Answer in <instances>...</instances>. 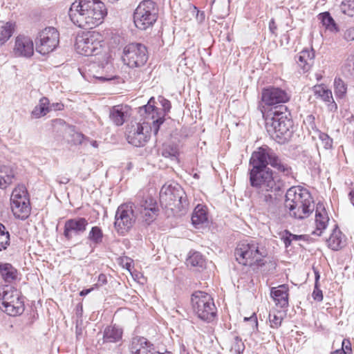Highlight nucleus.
Returning a JSON list of instances; mask_svg holds the SVG:
<instances>
[{
	"label": "nucleus",
	"instance_id": "f257e3e1",
	"mask_svg": "<svg viewBox=\"0 0 354 354\" xmlns=\"http://www.w3.org/2000/svg\"><path fill=\"white\" fill-rule=\"evenodd\" d=\"M268 161L260 148L252 152L249 161V182L255 189L261 209L270 217H276L279 211V192L285 182L268 167Z\"/></svg>",
	"mask_w": 354,
	"mask_h": 354
},
{
	"label": "nucleus",
	"instance_id": "f03ea898",
	"mask_svg": "<svg viewBox=\"0 0 354 354\" xmlns=\"http://www.w3.org/2000/svg\"><path fill=\"white\" fill-rule=\"evenodd\" d=\"M152 100L151 98L146 105L138 108V113L143 118V122L131 123L127 129V141L135 147L145 146L150 138L151 132L157 135L164 122V115L151 104Z\"/></svg>",
	"mask_w": 354,
	"mask_h": 354
},
{
	"label": "nucleus",
	"instance_id": "7ed1b4c3",
	"mask_svg": "<svg viewBox=\"0 0 354 354\" xmlns=\"http://www.w3.org/2000/svg\"><path fill=\"white\" fill-rule=\"evenodd\" d=\"M106 14V6L100 0H76L68 11L73 23L84 29H91L101 24Z\"/></svg>",
	"mask_w": 354,
	"mask_h": 354
},
{
	"label": "nucleus",
	"instance_id": "20e7f679",
	"mask_svg": "<svg viewBox=\"0 0 354 354\" xmlns=\"http://www.w3.org/2000/svg\"><path fill=\"white\" fill-rule=\"evenodd\" d=\"M263 116L266 131L274 140L279 144H285L291 139L294 125L290 113L286 106H275Z\"/></svg>",
	"mask_w": 354,
	"mask_h": 354
},
{
	"label": "nucleus",
	"instance_id": "39448f33",
	"mask_svg": "<svg viewBox=\"0 0 354 354\" xmlns=\"http://www.w3.org/2000/svg\"><path fill=\"white\" fill-rule=\"evenodd\" d=\"M285 207L289 215L297 219L309 216L314 209L310 194L300 187H292L286 194Z\"/></svg>",
	"mask_w": 354,
	"mask_h": 354
},
{
	"label": "nucleus",
	"instance_id": "423d86ee",
	"mask_svg": "<svg viewBox=\"0 0 354 354\" xmlns=\"http://www.w3.org/2000/svg\"><path fill=\"white\" fill-rule=\"evenodd\" d=\"M234 255L236 261L243 266L263 264V259L267 256V251L255 241H242L236 246Z\"/></svg>",
	"mask_w": 354,
	"mask_h": 354
},
{
	"label": "nucleus",
	"instance_id": "0eeeda50",
	"mask_svg": "<svg viewBox=\"0 0 354 354\" xmlns=\"http://www.w3.org/2000/svg\"><path fill=\"white\" fill-rule=\"evenodd\" d=\"M194 312L201 320L210 322L216 316V308L210 295L203 291H196L192 295Z\"/></svg>",
	"mask_w": 354,
	"mask_h": 354
},
{
	"label": "nucleus",
	"instance_id": "6e6552de",
	"mask_svg": "<svg viewBox=\"0 0 354 354\" xmlns=\"http://www.w3.org/2000/svg\"><path fill=\"white\" fill-rule=\"evenodd\" d=\"M158 19V10L152 0L142 1L133 12L135 26L145 30L151 27Z\"/></svg>",
	"mask_w": 354,
	"mask_h": 354
},
{
	"label": "nucleus",
	"instance_id": "1a4fd4ad",
	"mask_svg": "<svg viewBox=\"0 0 354 354\" xmlns=\"http://www.w3.org/2000/svg\"><path fill=\"white\" fill-rule=\"evenodd\" d=\"M160 201L162 205L171 209L182 210L188 206L187 196L178 184L163 185L160 192Z\"/></svg>",
	"mask_w": 354,
	"mask_h": 354
},
{
	"label": "nucleus",
	"instance_id": "9d476101",
	"mask_svg": "<svg viewBox=\"0 0 354 354\" xmlns=\"http://www.w3.org/2000/svg\"><path fill=\"white\" fill-rule=\"evenodd\" d=\"M102 36L99 32H88L76 37L75 48L77 53L82 55H97L102 51Z\"/></svg>",
	"mask_w": 354,
	"mask_h": 354
},
{
	"label": "nucleus",
	"instance_id": "9b49d317",
	"mask_svg": "<svg viewBox=\"0 0 354 354\" xmlns=\"http://www.w3.org/2000/svg\"><path fill=\"white\" fill-rule=\"evenodd\" d=\"M136 221L132 203L120 205L115 212L114 228L120 236H125L131 230Z\"/></svg>",
	"mask_w": 354,
	"mask_h": 354
},
{
	"label": "nucleus",
	"instance_id": "f8f14e48",
	"mask_svg": "<svg viewBox=\"0 0 354 354\" xmlns=\"http://www.w3.org/2000/svg\"><path fill=\"white\" fill-rule=\"evenodd\" d=\"M148 59L147 50L140 43H131L123 49L122 60L130 68H139L145 64Z\"/></svg>",
	"mask_w": 354,
	"mask_h": 354
},
{
	"label": "nucleus",
	"instance_id": "ddd939ff",
	"mask_svg": "<svg viewBox=\"0 0 354 354\" xmlns=\"http://www.w3.org/2000/svg\"><path fill=\"white\" fill-rule=\"evenodd\" d=\"M36 50L46 55L53 52L59 43V33L54 27H46L41 30L35 39Z\"/></svg>",
	"mask_w": 354,
	"mask_h": 354
},
{
	"label": "nucleus",
	"instance_id": "4468645a",
	"mask_svg": "<svg viewBox=\"0 0 354 354\" xmlns=\"http://www.w3.org/2000/svg\"><path fill=\"white\" fill-rule=\"evenodd\" d=\"M27 191L24 185H19L14 189L11 195V209L14 216L21 220L28 218L30 212L29 199Z\"/></svg>",
	"mask_w": 354,
	"mask_h": 354
},
{
	"label": "nucleus",
	"instance_id": "2eb2a0df",
	"mask_svg": "<svg viewBox=\"0 0 354 354\" xmlns=\"http://www.w3.org/2000/svg\"><path fill=\"white\" fill-rule=\"evenodd\" d=\"M262 154L266 156L268 165L277 170L281 175L286 178H293V173L291 167L286 162L282 161L274 151L267 145H263L259 147Z\"/></svg>",
	"mask_w": 354,
	"mask_h": 354
},
{
	"label": "nucleus",
	"instance_id": "dca6fc26",
	"mask_svg": "<svg viewBox=\"0 0 354 354\" xmlns=\"http://www.w3.org/2000/svg\"><path fill=\"white\" fill-rule=\"evenodd\" d=\"M88 225V220L84 217H76L66 221L63 235L67 241L83 234Z\"/></svg>",
	"mask_w": 354,
	"mask_h": 354
},
{
	"label": "nucleus",
	"instance_id": "f3484780",
	"mask_svg": "<svg viewBox=\"0 0 354 354\" xmlns=\"http://www.w3.org/2000/svg\"><path fill=\"white\" fill-rule=\"evenodd\" d=\"M290 100L288 93L278 87L270 86L261 91V101L266 106H275L286 103Z\"/></svg>",
	"mask_w": 354,
	"mask_h": 354
},
{
	"label": "nucleus",
	"instance_id": "a211bd4d",
	"mask_svg": "<svg viewBox=\"0 0 354 354\" xmlns=\"http://www.w3.org/2000/svg\"><path fill=\"white\" fill-rule=\"evenodd\" d=\"M13 53L17 57H30L34 53V45L30 37L19 35L15 39Z\"/></svg>",
	"mask_w": 354,
	"mask_h": 354
},
{
	"label": "nucleus",
	"instance_id": "6ab92c4d",
	"mask_svg": "<svg viewBox=\"0 0 354 354\" xmlns=\"http://www.w3.org/2000/svg\"><path fill=\"white\" fill-rule=\"evenodd\" d=\"M131 354H153L154 346L145 337H135L129 347Z\"/></svg>",
	"mask_w": 354,
	"mask_h": 354
},
{
	"label": "nucleus",
	"instance_id": "aec40b11",
	"mask_svg": "<svg viewBox=\"0 0 354 354\" xmlns=\"http://www.w3.org/2000/svg\"><path fill=\"white\" fill-rule=\"evenodd\" d=\"M329 217L323 203H318L315 211V230L313 234L321 236L323 231L327 227Z\"/></svg>",
	"mask_w": 354,
	"mask_h": 354
},
{
	"label": "nucleus",
	"instance_id": "412c9836",
	"mask_svg": "<svg viewBox=\"0 0 354 354\" xmlns=\"http://www.w3.org/2000/svg\"><path fill=\"white\" fill-rule=\"evenodd\" d=\"M131 108L127 105L119 104L110 110L109 118L117 126L122 125L131 114Z\"/></svg>",
	"mask_w": 354,
	"mask_h": 354
},
{
	"label": "nucleus",
	"instance_id": "4be33fe9",
	"mask_svg": "<svg viewBox=\"0 0 354 354\" xmlns=\"http://www.w3.org/2000/svg\"><path fill=\"white\" fill-rule=\"evenodd\" d=\"M288 291L289 288L286 284L272 288L270 295L274 300L277 306L280 308H286L288 306Z\"/></svg>",
	"mask_w": 354,
	"mask_h": 354
},
{
	"label": "nucleus",
	"instance_id": "5701e85b",
	"mask_svg": "<svg viewBox=\"0 0 354 354\" xmlns=\"http://www.w3.org/2000/svg\"><path fill=\"white\" fill-rule=\"evenodd\" d=\"M122 330L115 326H109L105 328L102 339H99L100 345L116 343L122 339Z\"/></svg>",
	"mask_w": 354,
	"mask_h": 354
},
{
	"label": "nucleus",
	"instance_id": "b1692460",
	"mask_svg": "<svg viewBox=\"0 0 354 354\" xmlns=\"http://www.w3.org/2000/svg\"><path fill=\"white\" fill-rule=\"evenodd\" d=\"M326 241L329 248L337 251L345 245L346 239L344 235L336 226Z\"/></svg>",
	"mask_w": 354,
	"mask_h": 354
},
{
	"label": "nucleus",
	"instance_id": "393cba45",
	"mask_svg": "<svg viewBox=\"0 0 354 354\" xmlns=\"http://www.w3.org/2000/svg\"><path fill=\"white\" fill-rule=\"evenodd\" d=\"M21 299L19 291L11 286L0 287V304Z\"/></svg>",
	"mask_w": 354,
	"mask_h": 354
},
{
	"label": "nucleus",
	"instance_id": "a878e982",
	"mask_svg": "<svg viewBox=\"0 0 354 354\" xmlns=\"http://www.w3.org/2000/svg\"><path fill=\"white\" fill-rule=\"evenodd\" d=\"M16 28L13 21H0V46L4 44L12 37Z\"/></svg>",
	"mask_w": 354,
	"mask_h": 354
},
{
	"label": "nucleus",
	"instance_id": "bb28decb",
	"mask_svg": "<svg viewBox=\"0 0 354 354\" xmlns=\"http://www.w3.org/2000/svg\"><path fill=\"white\" fill-rule=\"evenodd\" d=\"M317 17L327 30L333 33H337L339 31L338 25L336 24L329 12L319 13Z\"/></svg>",
	"mask_w": 354,
	"mask_h": 354
},
{
	"label": "nucleus",
	"instance_id": "cd10ccee",
	"mask_svg": "<svg viewBox=\"0 0 354 354\" xmlns=\"http://www.w3.org/2000/svg\"><path fill=\"white\" fill-rule=\"evenodd\" d=\"M313 58V53L308 50H304L296 56L295 59L301 68H302L304 71H307L311 66V62Z\"/></svg>",
	"mask_w": 354,
	"mask_h": 354
},
{
	"label": "nucleus",
	"instance_id": "c85d7f7f",
	"mask_svg": "<svg viewBox=\"0 0 354 354\" xmlns=\"http://www.w3.org/2000/svg\"><path fill=\"white\" fill-rule=\"evenodd\" d=\"M207 221V210L205 206L198 205L192 216V223L196 227H198V225L203 224Z\"/></svg>",
	"mask_w": 354,
	"mask_h": 354
},
{
	"label": "nucleus",
	"instance_id": "c756f323",
	"mask_svg": "<svg viewBox=\"0 0 354 354\" xmlns=\"http://www.w3.org/2000/svg\"><path fill=\"white\" fill-rule=\"evenodd\" d=\"M313 91L317 98L328 103L334 102L331 91L324 84L314 86Z\"/></svg>",
	"mask_w": 354,
	"mask_h": 354
},
{
	"label": "nucleus",
	"instance_id": "7c9ffc66",
	"mask_svg": "<svg viewBox=\"0 0 354 354\" xmlns=\"http://www.w3.org/2000/svg\"><path fill=\"white\" fill-rule=\"evenodd\" d=\"M48 99L46 97H41L38 105H37L31 112L32 117L40 118L49 113Z\"/></svg>",
	"mask_w": 354,
	"mask_h": 354
},
{
	"label": "nucleus",
	"instance_id": "2f4dec72",
	"mask_svg": "<svg viewBox=\"0 0 354 354\" xmlns=\"http://www.w3.org/2000/svg\"><path fill=\"white\" fill-rule=\"evenodd\" d=\"M0 273L3 279L7 282H11L17 278V270L10 263H1Z\"/></svg>",
	"mask_w": 354,
	"mask_h": 354
},
{
	"label": "nucleus",
	"instance_id": "473e14b6",
	"mask_svg": "<svg viewBox=\"0 0 354 354\" xmlns=\"http://www.w3.org/2000/svg\"><path fill=\"white\" fill-rule=\"evenodd\" d=\"M14 174L6 166L0 167V189H5L12 183Z\"/></svg>",
	"mask_w": 354,
	"mask_h": 354
},
{
	"label": "nucleus",
	"instance_id": "72a5a7b5",
	"mask_svg": "<svg viewBox=\"0 0 354 354\" xmlns=\"http://www.w3.org/2000/svg\"><path fill=\"white\" fill-rule=\"evenodd\" d=\"M103 237L104 234L102 229L98 226H93L88 234L87 239L91 244L97 245L102 243Z\"/></svg>",
	"mask_w": 354,
	"mask_h": 354
},
{
	"label": "nucleus",
	"instance_id": "f704fd0d",
	"mask_svg": "<svg viewBox=\"0 0 354 354\" xmlns=\"http://www.w3.org/2000/svg\"><path fill=\"white\" fill-rule=\"evenodd\" d=\"M212 6L218 17L224 18L225 16L228 15L230 7L229 0H221V1L218 2L214 0L212 1Z\"/></svg>",
	"mask_w": 354,
	"mask_h": 354
},
{
	"label": "nucleus",
	"instance_id": "c9c22d12",
	"mask_svg": "<svg viewBox=\"0 0 354 354\" xmlns=\"http://www.w3.org/2000/svg\"><path fill=\"white\" fill-rule=\"evenodd\" d=\"M161 154L165 158L176 160L178 159V148L176 145L164 144L161 150Z\"/></svg>",
	"mask_w": 354,
	"mask_h": 354
},
{
	"label": "nucleus",
	"instance_id": "e433bc0d",
	"mask_svg": "<svg viewBox=\"0 0 354 354\" xmlns=\"http://www.w3.org/2000/svg\"><path fill=\"white\" fill-rule=\"evenodd\" d=\"M186 263L188 266L203 268L205 266V259L200 252H194L187 259Z\"/></svg>",
	"mask_w": 354,
	"mask_h": 354
},
{
	"label": "nucleus",
	"instance_id": "4c0bfd02",
	"mask_svg": "<svg viewBox=\"0 0 354 354\" xmlns=\"http://www.w3.org/2000/svg\"><path fill=\"white\" fill-rule=\"evenodd\" d=\"M245 350V344L239 336H234L231 342L230 351L231 354H242Z\"/></svg>",
	"mask_w": 354,
	"mask_h": 354
},
{
	"label": "nucleus",
	"instance_id": "58836bf2",
	"mask_svg": "<svg viewBox=\"0 0 354 354\" xmlns=\"http://www.w3.org/2000/svg\"><path fill=\"white\" fill-rule=\"evenodd\" d=\"M342 73L346 77L354 78V57L346 60L342 66Z\"/></svg>",
	"mask_w": 354,
	"mask_h": 354
},
{
	"label": "nucleus",
	"instance_id": "ea45409f",
	"mask_svg": "<svg viewBox=\"0 0 354 354\" xmlns=\"http://www.w3.org/2000/svg\"><path fill=\"white\" fill-rule=\"evenodd\" d=\"M339 7L344 14L350 17L354 16V0H343Z\"/></svg>",
	"mask_w": 354,
	"mask_h": 354
},
{
	"label": "nucleus",
	"instance_id": "a19ab883",
	"mask_svg": "<svg viewBox=\"0 0 354 354\" xmlns=\"http://www.w3.org/2000/svg\"><path fill=\"white\" fill-rule=\"evenodd\" d=\"M140 214L142 218V221H145L147 225H149L151 222H153L156 216L158 215V211L151 210V208L149 209L140 210Z\"/></svg>",
	"mask_w": 354,
	"mask_h": 354
},
{
	"label": "nucleus",
	"instance_id": "79ce46f5",
	"mask_svg": "<svg viewBox=\"0 0 354 354\" xmlns=\"http://www.w3.org/2000/svg\"><path fill=\"white\" fill-rule=\"evenodd\" d=\"M335 93L339 97H343L346 93V85L340 78H335Z\"/></svg>",
	"mask_w": 354,
	"mask_h": 354
},
{
	"label": "nucleus",
	"instance_id": "37998d69",
	"mask_svg": "<svg viewBox=\"0 0 354 354\" xmlns=\"http://www.w3.org/2000/svg\"><path fill=\"white\" fill-rule=\"evenodd\" d=\"M282 313L281 312L276 313H270L269 314V322L270 323V326L272 328H278L281 326L282 320H283Z\"/></svg>",
	"mask_w": 354,
	"mask_h": 354
},
{
	"label": "nucleus",
	"instance_id": "c03bdc74",
	"mask_svg": "<svg viewBox=\"0 0 354 354\" xmlns=\"http://www.w3.org/2000/svg\"><path fill=\"white\" fill-rule=\"evenodd\" d=\"M153 211H158V207L157 205L156 201L153 198H148L144 201H142L140 204V207L139 208L140 210L149 209Z\"/></svg>",
	"mask_w": 354,
	"mask_h": 354
},
{
	"label": "nucleus",
	"instance_id": "a18cd8bd",
	"mask_svg": "<svg viewBox=\"0 0 354 354\" xmlns=\"http://www.w3.org/2000/svg\"><path fill=\"white\" fill-rule=\"evenodd\" d=\"M319 138L322 141V143L326 149H328L332 147L333 140L328 136V134L323 132H319Z\"/></svg>",
	"mask_w": 354,
	"mask_h": 354
},
{
	"label": "nucleus",
	"instance_id": "49530a36",
	"mask_svg": "<svg viewBox=\"0 0 354 354\" xmlns=\"http://www.w3.org/2000/svg\"><path fill=\"white\" fill-rule=\"evenodd\" d=\"M153 102V99L151 101V104L152 105L151 102ZM161 102V104L162 106V110L161 109H158L157 107H156L153 104V106L155 107V109H156L158 110V112H161L164 116L165 115V113L166 112H168L170 109H171V103L169 100L165 99V98H162L160 101Z\"/></svg>",
	"mask_w": 354,
	"mask_h": 354
},
{
	"label": "nucleus",
	"instance_id": "de8ad7c7",
	"mask_svg": "<svg viewBox=\"0 0 354 354\" xmlns=\"http://www.w3.org/2000/svg\"><path fill=\"white\" fill-rule=\"evenodd\" d=\"M342 37L346 41H354V26L344 30Z\"/></svg>",
	"mask_w": 354,
	"mask_h": 354
},
{
	"label": "nucleus",
	"instance_id": "09e8293b",
	"mask_svg": "<svg viewBox=\"0 0 354 354\" xmlns=\"http://www.w3.org/2000/svg\"><path fill=\"white\" fill-rule=\"evenodd\" d=\"M313 298L317 301H322L323 300L322 291L318 288L317 283L315 284V288L312 294Z\"/></svg>",
	"mask_w": 354,
	"mask_h": 354
},
{
	"label": "nucleus",
	"instance_id": "8fccbe9b",
	"mask_svg": "<svg viewBox=\"0 0 354 354\" xmlns=\"http://www.w3.org/2000/svg\"><path fill=\"white\" fill-rule=\"evenodd\" d=\"M0 237L1 239L5 240L6 242H10V234L8 230H6V227L0 223Z\"/></svg>",
	"mask_w": 354,
	"mask_h": 354
},
{
	"label": "nucleus",
	"instance_id": "3c124183",
	"mask_svg": "<svg viewBox=\"0 0 354 354\" xmlns=\"http://www.w3.org/2000/svg\"><path fill=\"white\" fill-rule=\"evenodd\" d=\"M48 108H50L49 112L53 110L59 111V110H62L64 109V104L62 103H59V102L50 104V102L48 101Z\"/></svg>",
	"mask_w": 354,
	"mask_h": 354
},
{
	"label": "nucleus",
	"instance_id": "603ef678",
	"mask_svg": "<svg viewBox=\"0 0 354 354\" xmlns=\"http://www.w3.org/2000/svg\"><path fill=\"white\" fill-rule=\"evenodd\" d=\"M342 348H344V350L347 351V354L348 353V352H351V344L348 339H344L342 341Z\"/></svg>",
	"mask_w": 354,
	"mask_h": 354
},
{
	"label": "nucleus",
	"instance_id": "864d4df0",
	"mask_svg": "<svg viewBox=\"0 0 354 354\" xmlns=\"http://www.w3.org/2000/svg\"><path fill=\"white\" fill-rule=\"evenodd\" d=\"M107 283L106 276L104 274H100L98 276L97 283L96 286H103Z\"/></svg>",
	"mask_w": 354,
	"mask_h": 354
},
{
	"label": "nucleus",
	"instance_id": "5fc2aeb1",
	"mask_svg": "<svg viewBox=\"0 0 354 354\" xmlns=\"http://www.w3.org/2000/svg\"><path fill=\"white\" fill-rule=\"evenodd\" d=\"M269 29L272 33H274L277 30V25L274 19H272L269 22Z\"/></svg>",
	"mask_w": 354,
	"mask_h": 354
},
{
	"label": "nucleus",
	"instance_id": "6e6d98bb",
	"mask_svg": "<svg viewBox=\"0 0 354 354\" xmlns=\"http://www.w3.org/2000/svg\"><path fill=\"white\" fill-rule=\"evenodd\" d=\"M10 245V242H6L5 240L1 239L0 237V251L5 250Z\"/></svg>",
	"mask_w": 354,
	"mask_h": 354
},
{
	"label": "nucleus",
	"instance_id": "4d7b16f0",
	"mask_svg": "<svg viewBox=\"0 0 354 354\" xmlns=\"http://www.w3.org/2000/svg\"><path fill=\"white\" fill-rule=\"evenodd\" d=\"M286 234L290 236V239H292V241L301 240L302 239V235L293 234L290 233L289 232H286Z\"/></svg>",
	"mask_w": 354,
	"mask_h": 354
},
{
	"label": "nucleus",
	"instance_id": "13d9d810",
	"mask_svg": "<svg viewBox=\"0 0 354 354\" xmlns=\"http://www.w3.org/2000/svg\"><path fill=\"white\" fill-rule=\"evenodd\" d=\"M283 239L286 248L289 247L292 243V239H290V236L288 234L286 237H283Z\"/></svg>",
	"mask_w": 354,
	"mask_h": 354
},
{
	"label": "nucleus",
	"instance_id": "bf43d9fd",
	"mask_svg": "<svg viewBox=\"0 0 354 354\" xmlns=\"http://www.w3.org/2000/svg\"><path fill=\"white\" fill-rule=\"evenodd\" d=\"M77 139L78 140L79 143L82 144L84 140H86V138L82 133H77Z\"/></svg>",
	"mask_w": 354,
	"mask_h": 354
},
{
	"label": "nucleus",
	"instance_id": "052dcab7",
	"mask_svg": "<svg viewBox=\"0 0 354 354\" xmlns=\"http://www.w3.org/2000/svg\"><path fill=\"white\" fill-rule=\"evenodd\" d=\"M93 290V288H88V289H84L80 292V295L85 296V295H88V293H90Z\"/></svg>",
	"mask_w": 354,
	"mask_h": 354
},
{
	"label": "nucleus",
	"instance_id": "680f3d73",
	"mask_svg": "<svg viewBox=\"0 0 354 354\" xmlns=\"http://www.w3.org/2000/svg\"><path fill=\"white\" fill-rule=\"evenodd\" d=\"M330 354H347V351L344 348H341L332 352Z\"/></svg>",
	"mask_w": 354,
	"mask_h": 354
},
{
	"label": "nucleus",
	"instance_id": "e2e57ef3",
	"mask_svg": "<svg viewBox=\"0 0 354 354\" xmlns=\"http://www.w3.org/2000/svg\"><path fill=\"white\" fill-rule=\"evenodd\" d=\"M244 319L246 321H248V320L252 321L255 324V326H257L258 322H257V319L256 317L252 316L250 318L245 317Z\"/></svg>",
	"mask_w": 354,
	"mask_h": 354
},
{
	"label": "nucleus",
	"instance_id": "0e129e2a",
	"mask_svg": "<svg viewBox=\"0 0 354 354\" xmlns=\"http://www.w3.org/2000/svg\"><path fill=\"white\" fill-rule=\"evenodd\" d=\"M348 196L351 201L354 203V189L349 192Z\"/></svg>",
	"mask_w": 354,
	"mask_h": 354
},
{
	"label": "nucleus",
	"instance_id": "69168bd1",
	"mask_svg": "<svg viewBox=\"0 0 354 354\" xmlns=\"http://www.w3.org/2000/svg\"><path fill=\"white\" fill-rule=\"evenodd\" d=\"M129 260H130V259H127V262H126V263H125V267H126V268H127L128 270H129V271H130V270H131V262H129Z\"/></svg>",
	"mask_w": 354,
	"mask_h": 354
},
{
	"label": "nucleus",
	"instance_id": "338daca9",
	"mask_svg": "<svg viewBox=\"0 0 354 354\" xmlns=\"http://www.w3.org/2000/svg\"><path fill=\"white\" fill-rule=\"evenodd\" d=\"M319 279V274L318 272H315V283L318 286V281Z\"/></svg>",
	"mask_w": 354,
	"mask_h": 354
},
{
	"label": "nucleus",
	"instance_id": "774afa93",
	"mask_svg": "<svg viewBox=\"0 0 354 354\" xmlns=\"http://www.w3.org/2000/svg\"><path fill=\"white\" fill-rule=\"evenodd\" d=\"M91 145L93 147H98V144L97 142V141L95 140H93V141H91Z\"/></svg>",
	"mask_w": 354,
	"mask_h": 354
}]
</instances>
